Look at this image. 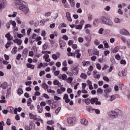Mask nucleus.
<instances>
[{
	"instance_id": "8fccbe9b",
	"label": "nucleus",
	"mask_w": 130,
	"mask_h": 130,
	"mask_svg": "<svg viewBox=\"0 0 130 130\" xmlns=\"http://www.w3.org/2000/svg\"><path fill=\"white\" fill-rule=\"evenodd\" d=\"M88 21H92L93 20V15L89 14L88 15Z\"/></svg>"
},
{
	"instance_id": "37998d69",
	"label": "nucleus",
	"mask_w": 130,
	"mask_h": 130,
	"mask_svg": "<svg viewBox=\"0 0 130 130\" xmlns=\"http://www.w3.org/2000/svg\"><path fill=\"white\" fill-rule=\"evenodd\" d=\"M88 28H92V25L89 23L85 24L84 29H88Z\"/></svg>"
},
{
	"instance_id": "6e6d98bb",
	"label": "nucleus",
	"mask_w": 130,
	"mask_h": 130,
	"mask_svg": "<svg viewBox=\"0 0 130 130\" xmlns=\"http://www.w3.org/2000/svg\"><path fill=\"white\" fill-rule=\"evenodd\" d=\"M47 92H48V93H51V94H54V93H55V91L52 90L51 89H48Z\"/></svg>"
},
{
	"instance_id": "4d7b16f0",
	"label": "nucleus",
	"mask_w": 130,
	"mask_h": 130,
	"mask_svg": "<svg viewBox=\"0 0 130 130\" xmlns=\"http://www.w3.org/2000/svg\"><path fill=\"white\" fill-rule=\"evenodd\" d=\"M103 80L105 81L106 82H109L110 80L109 78L106 76L103 77Z\"/></svg>"
},
{
	"instance_id": "e2e57ef3",
	"label": "nucleus",
	"mask_w": 130,
	"mask_h": 130,
	"mask_svg": "<svg viewBox=\"0 0 130 130\" xmlns=\"http://www.w3.org/2000/svg\"><path fill=\"white\" fill-rule=\"evenodd\" d=\"M62 38L63 39H64V40H66L68 41L69 40V37H68V36L64 35L62 36Z\"/></svg>"
},
{
	"instance_id": "bb28decb",
	"label": "nucleus",
	"mask_w": 130,
	"mask_h": 130,
	"mask_svg": "<svg viewBox=\"0 0 130 130\" xmlns=\"http://www.w3.org/2000/svg\"><path fill=\"white\" fill-rule=\"evenodd\" d=\"M99 22H100V20L99 19H96L94 20L93 22V25L95 27H97L98 26V24H99Z\"/></svg>"
},
{
	"instance_id": "a211bd4d",
	"label": "nucleus",
	"mask_w": 130,
	"mask_h": 130,
	"mask_svg": "<svg viewBox=\"0 0 130 130\" xmlns=\"http://www.w3.org/2000/svg\"><path fill=\"white\" fill-rule=\"evenodd\" d=\"M59 45L60 48H62L63 47H64V46H66V42H64V41H63L61 39H60Z\"/></svg>"
},
{
	"instance_id": "ddd939ff",
	"label": "nucleus",
	"mask_w": 130,
	"mask_h": 130,
	"mask_svg": "<svg viewBox=\"0 0 130 130\" xmlns=\"http://www.w3.org/2000/svg\"><path fill=\"white\" fill-rule=\"evenodd\" d=\"M75 53L77 58H81V53H80V50H76L75 53Z\"/></svg>"
},
{
	"instance_id": "ea45409f",
	"label": "nucleus",
	"mask_w": 130,
	"mask_h": 130,
	"mask_svg": "<svg viewBox=\"0 0 130 130\" xmlns=\"http://www.w3.org/2000/svg\"><path fill=\"white\" fill-rule=\"evenodd\" d=\"M74 79L73 77H69L67 79H66L67 83H69V84H71L73 82V80Z\"/></svg>"
},
{
	"instance_id": "052dcab7",
	"label": "nucleus",
	"mask_w": 130,
	"mask_h": 130,
	"mask_svg": "<svg viewBox=\"0 0 130 130\" xmlns=\"http://www.w3.org/2000/svg\"><path fill=\"white\" fill-rule=\"evenodd\" d=\"M55 66L57 68H60V66H61V63H60V62L59 61L56 62Z\"/></svg>"
},
{
	"instance_id": "bf43d9fd",
	"label": "nucleus",
	"mask_w": 130,
	"mask_h": 130,
	"mask_svg": "<svg viewBox=\"0 0 130 130\" xmlns=\"http://www.w3.org/2000/svg\"><path fill=\"white\" fill-rule=\"evenodd\" d=\"M57 126H59V128H60V129L61 130H66V128L63 127L61 125H60V124L59 123H57Z\"/></svg>"
},
{
	"instance_id": "4c0bfd02",
	"label": "nucleus",
	"mask_w": 130,
	"mask_h": 130,
	"mask_svg": "<svg viewBox=\"0 0 130 130\" xmlns=\"http://www.w3.org/2000/svg\"><path fill=\"white\" fill-rule=\"evenodd\" d=\"M16 20L18 25H21V24H22V21H21V19L20 18V17H16Z\"/></svg>"
},
{
	"instance_id": "c9c22d12",
	"label": "nucleus",
	"mask_w": 130,
	"mask_h": 130,
	"mask_svg": "<svg viewBox=\"0 0 130 130\" xmlns=\"http://www.w3.org/2000/svg\"><path fill=\"white\" fill-rule=\"evenodd\" d=\"M42 88H43L45 90H46L48 88V85H47L46 83H43V84H42Z\"/></svg>"
},
{
	"instance_id": "f3484780",
	"label": "nucleus",
	"mask_w": 130,
	"mask_h": 130,
	"mask_svg": "<svg viewBox=\"0 0 130 130\" xmlns=\"http://www.w3.org/2000/svg\"><path fill=\"white\" fill-rule=\"evenodd\" d=\"M121 75L123 76V77L126 76V71H125V70H123L121 71V73H120V72L118 73V76L119 77H121Z\"/></svg>"
},
{
	"instance_id": "13d9d810",
	"label": "nucleus",
	"mask_w": 130,
	"mask_h": 130,
	"mask_svg": "<svg viewBox=\"0 0 130 130\" xmlns=\"http://www.w3.org/2000/svg\"><path fill=\"white\" fill-rule=\"evenodd\" d=\"M120 63H121V64H126V61H125V60L124 59H122L121 60Z\"/></svg>"
},
{
	"instance_id": "20e7f679",
	"label": "nucleus",
	"mask_w": 130,
	"mask_h": 130,
	"mask_svg": "<svg viewBox=\"0 0 130 130\" xmlns=\"http://www.w3.org/2000/svg\"><path fill=\"white\" fill-rule=\"evenodd\" d=\"M109 115L111 118H116L118 116V114L116 112L112 111L110 112Z\"/></svg>"
},
{
	"instance_id": "de8ad7c7",
	"label": "nucleus",
	"mask_w": 130,
	"mask_h": 130,
	"mask_svg": "<svg viewBox=\"0 0 130 130\" xmlns=\"http://www.w3.org/2000/svg\"><path fill=\"white\" fill-rule=\"evenodd\" d=\"M29 56L33 57L34 56V52L33 51H29L28 52Z\"/></svg>"
},
{
	"instance_id": "603ef678",
	"label": "nucleus",
	"mask_w": 130,
	"mask_h": 130,
	"mask_svg": "<svg viewBox=\"0 0 130 130\" xmlns=\"http://www.w3.org/2000/svg\"><path fill=\"white\" fill-rule=\"evenodd\" d=\"M93 54L99 56V51L97 50L96 49H94L93 51Z\"/></svg>"
},
{
	"instance_id": "c85d7f7f",
	"label": "nucleus",
	"mask_w": 130,
	"mask_h": 130,
	"mask_svg": "<svg viewBox=\"0 0 130 130\" xmlns=\"http://www.w3.org/2000/svg\"><path fill=\"white\" fill-rule=\"evenodd\" d=\"M23 93H24V91H23V89H22V88H18L17 90L18 95H19V96H21V95H22Z\"/></svg>"
},
{
	"instance_id": "69168bd1",
	"label": "nucleus",
	"mask_w": 130,
	"mask_h": 130,
	"mask_svg": "<svg viewBox=\"0 0 130 130\" xmlns=\"http://www.w3.org/2000/svg\"><path fill=\"white\" fill-rule=\"evenodd\" d=\"M94 44H95V45H99V44H100V42H99L98 40H95Z\"/></svg>"
},
{
	"instance_id": "b1692460",
	"label": "nucleus",
	"mask_w": 130,
	"mask_h": 130,
	"mask_svg": "<svg viewBox=\"0 0 130 130\" xmlns=\"http://www.w3.org/2000/svg\"><path fill=\"white\" fill-rule=\"evenodd\" d=\"M68 2H69L72 8H75L76 6V2H75V0H68Z\"/></svg>"
},
{
	"instance_id": "7ed1b4c3",
	"label": "nucleus",
	"mask_w": 130,
	"mask_h": 130,
	"mask_svg": "<svg viewBox=\"0 0 130 130\" xmlns=\"http://www.w3.org/2000/svg\"><path fill=\"white\" fill-rule=\"evenodd\" d=\"M91 100V104H95L96 105H100L101 104V102L100 101H98V98H93L90 99Z\"/></svg>"
},
{
	"instance_id": "a18cd8bd",
	"label": "nucleus",
	"mask_w": 130,
	"mask_h": 130,
	"mask_svg": "<svg viewBox=\"0 0 130 130\" xmlns=\"http://www.w3.org/2000/svg\"><path fill=\"white\" fill-rule=\"evenodd\" d=\"M16 16H17V12H14L13 15L9 14L8 15V17L9 18H12V17H13V18H15V17H16Z\"/></svg>"
},
{
	"instance_id": "09e8293b",
	"label": "nucleus",
	"mask_w": 130,
	"mask_h": 130,
	"mask_svg": "<svg viewBox=\"0 0 130 130\" xmlns=\"http://www.w3.org/2000/svg\"><path fill=\"white\" fill-rule=\"evenodd\" d=\"M103 44L105 47H106V48H108V47H109V46L108 45V43H107V42L106 41H104Z\"/></svg>"
},
{
	"instance_id": "412c9836",
	"label": "nucleus",
	"mask_w": 130,
	"mask_h": 130,
	"mask_svg": "<svg viewBox=\"0 0 130 130\" xmlns=\"http://www.w3.org/2000/svg\"><path fill=\"white\" fill-rule=\"evenodd\" d=\"M106 25H108L109 26H112L113 25V22L110 18H108Z\"/></svg>"
},
{
	"instance_id": "dca6fc26",
	"label": "nucleus",
	"mask_w": 130,
	"mask_h": 130,
	"mask_svg": "<svg viewBox=\"0 0 130 130\" xmlns=\"http://www.w3.org/2000/svg\"><path fill=\"white\" fill-rule=\"evenodd\" d=\"M13 42H14V43H16L17 45L20 46L22 44V40L16 39L13 40Z\"/></svg>"
},
{
	"instance_id": "4468645a",
	"label": "nucleus",
	"mask_w": 130,
	"mask_h": 130,
	"mask_svg": "<svg viewBox=\"0 0 130 130\" xmlns=\"http://www.w3.org/2000/svg\"><path fill=\"white\" fill-rule=\"evenodd\" d=\"M59 56H60V54H59V53H57L56 54H53L52 55V57L53 59H54V60H56L57 58H59Z\"/></svg>"
},
{
	"instance_id": "423d86ee",
	"label": "nucleus",
	"mask_w": 130,
	"mask_h": 130,
	"mask_svg": "<svg viewBox=\"0 0 130 130\" xmlns=\"http://www.w3.org/2000/svg\"><path fill=\"white\" fill-rule=\"evenodd\" d=\"M108 19V18L105 16H102L101 17V19H100V23H101V24H106Z\"/></svg>"
},
{
	"instance_id": "7c9ffc66",
	"label": "nucleus",
	"mask_w": 130,
	"mask_h": 130,
	"mask_svg": "<svg viewBox=\"0 0 130 130\" xmlns=\"http://www.w3.org/2000/svg\"><path fill=\"white\" fill-rule=\"evenodd\" d=\"M86 110L87 111H88L89 112H90L91 113H92V112H93V111H94V109H93V108H92V107H90V106H86Z\"/></svg>"
},
{
	"instance_id": "6e6552de",
	"label": "nucleus",
	"mask_w": 130,
	"mask_h": 130,
	"mask_svg": "<svg viewBox=\"0 0 130 130\" xmlns=\"http://www.w3.org/2000/svg\"><path fill=\"white\" fill-rule=\"evenodd\" d=\"M72 73L74 75V76H77L78 75V74L79 73V69H78V67H75L72 70Z\"/></svg>"
},
{
	"instance_id": "e433bc0d",
	"label": "nucleus",
	"mask_w": 130,
	"mask_h": 130,
	"mask_svg": "<svg viewBox=\"0 0 130 130\" xmlns=\"http://www.w3.org/2000/svg\"><path fill=\"white\" fill-rule=\"evenodd\" d=\"M119 50V47L116 46L113 49V53H116V52H118V50Z\"/></svg>"
},
{
	"instance_id": "c03bdc74",
	"label": "nucleus",
	"mask_w": 130,
	"mask_h": 130,
	"mask_svg": "<svg viewBox=\"0 0 130 130\" xmlns=\"http://www.w3.org/2000/svg\"><path fill=\"white\" fill-rule=\"evenodd\" d=\"M85 39L87 41V42L88 43V44H90V43L91 42V40L92 39V38L91 37H86Z\"/></svg>"
},
{
	"instance_id": "864d4df0",
	"label": "nucleus",
	"mask_w": 130,
	"mask_h": 130,
	"mask_svg": "<svg viewBox=\"0 0 130 130\" xmlns=\"http://www.w3.org/2000/svg\"><path fill=\"white\" fill-rule=\"evenodd\" d=\"M115 57L117 60H120L121 58V57L118 54L116 55Z\"/></svg>"
},
{
	"instance_id": "c756f323",
	"label": "nucleus",
	"mask_w": 130,
	"mask_h": 130,
	"mask_svg": "<svg viewBox=\"0 0 130 130\" xmlns=\"http://www.w3.org/2000/svg\"><path fill=\"white\" fill-rule=\"evenodd\" d=\"M28 55V49L27 48H24L23 50V52H22V55L23 56H27V55Z\"/></svg>"
},
{
	"instance_id": "39448f33",
	"label": "nucleus",
	"mask_w": 130,
	"mask_h": 130,
	"mask_svg": "<svg viewBox=\"0 0 130 130\" xmlns=\"http://www.w3.org/2000/svg\"><path fill=\"white\" fill-rule=\"evenodd\" d=\"M80 123L82 125H84L85 126H87L89 125V121L86 118H82L81 119Z\"/></svg>"
},
{
	"instance_id": "f03ea898",
	"label": "nucleus",
	"mask_w": 130,
	"mask_h": 130,
	"mask_svg": "<svg viewBox=\"0 0 130 130\" xmlns=\"http://www.w3.org/2000/svg\"><path fill=\"white\" fill-rule=\"evenodd\" d=\"M0 12H2L5 8L8 5V1L7 0H0Z\"/></svg>"
},
{
	"instance_id": "680f3d73",
	"label": "nucleus",
	"mask_w": 130,
	"mask_h": 130,
	"mask_svg": "<svg viewBox=\"0 0 130 130\" xmlns=\"http://www.w3.org/2000/svg\"><path fill=\"white\" fill-rule=\"evenodd\" d=\"M114 22L115 23H120V19L118 18H115L114 19Z\"/></svg>"
},
{
	"instance_id": "5fc2aeb1",
	"label": "nucleus",
	"mask_w": 130,
	"mask_h": 130,
	"mask_svg": "<svg viewBox=\"0 0 130 130\" xmlns=\"http://www.w3.org/2000/svg\"><path fill=\"white\" fill-rule=\"evenodd\" d=\"M47 47H48V45L47 44H44L43 45L42 48L44 50H45L47 49Z\"/></svg>"
},
{
	"instance_id": "2eb2a0df",
	"label": "nucleus",
	"mask_w": 130,
	"mask_h": 130,
	"mask_svg": "<svg viewBox=\"0 0 130 130\" xmlns=\"http://www.w3.org/2000/svg\"><path fill=\"white\" fill-rule=\"evenodd\" d=\"M29 116L30 119H34V120H38V119H39L37 118V117L36 116V115H34V114L32 113H29Z\"/></svg>"
},
{
	"instance_id": "aec40b11",
	"label": "nucleus",
	"mask_w": 130,
	"mask_h": 130,
	"mask_svg": "<svg viewBox=\"0 0 130 130\" xmlns=\"http://www.w3.org/2000/svg\"><path fill=\"white\" fill-rule=\"evenodd\" d=\"M7 87H8V83L7 82H4L0 84V87L2 88V89H7Z\"/></svg>"
},
{
	"instance_id": "a878e982",
	"label": "nucleus",
	"mask_w": 130,
	"mask_h": 130,
	"mask_svg": "<svg viewBox=\"0 0 130 130\" xmlns=\"http://www.w3.org/2000/svg\"><path fill=\"white\" fill-rule=\"evenodd\" d=\"M53 84L55 86H58V87H60V86H61V83H60L57 80H54Z\"/></svg>"
},
{
	"instance_id": "6ab92c4d",
	"label": "nucleus",
	"mask_w": 130,
	"mask_h": 130,
	"mask_svg": "<svg viewBox=\"0 0 130 130\" xmlns=\"http://www.w3.org/2000/svg\"><path fill=\"white\" fill-rule=\"evenodd\" d=\"M44 58L46 62H49L50 61V58H49V55L45 54L44 55Z\"/></svg>"
},
{
	"instance_id": "9b49d317",
	"label": "nucleus",
	"mask_w": 130,
	"mask_h": 130,
	"mask_svg": "<svg viewBox=\"0 0 130 130\" xmlns=\"http://www.w3.org/2000/svg\"><path fill=\"white\" fill-rule=\"evenodd\" d=\"M5 37L7 38L8 41H11V40H13V39H14V38L13 37V36H11V34H10V32L7 34L5 35Z\"/></svg>"
},
{
	"instance_id": "473e14b6",
	"label": "nucleus",
	"mask_w": 130,
	"mask_h": 130,
	"mask_svg": "<svg viewBox=\"0 0 130 130\" xmlns=\"http://www.w3.org/2000/svg\"><path fill=\"white\" fill-rule=\"evenodd\" d=\"M87 77H88V76H87V74H86L85 73H82L80 75V78H81V79H83L84 80H86V79H87Z\"/></svg>"
},
{
	"instance_id": "3c124183",
	"label": "nucleus",
	"mask_w": 130,
	"mask_h": 130,
	"mask_svg": "<svg viewBox=\"0 0 130 130\" xmlns=\"http://www.w3.org/2000/svg\"><path fill=\"white\" fill-rule=\"evenodd\" d=\"M82 28H83V26L79 24L76 26V29L77 30H82Z\"/></svg>"
},
{
	"instance_id": "f8f14e48",
	"label": "nucleus",
	"mask_w": 130,
	"mask_h": 130,
	"mask_svg": "<svg viewBox=\"0 0 130 130\" xmlns=\"http://www.w3.org/2000/svg\"><path fill=\"white\" fill-rule=\"evenodd\" d=\"M60 80H63V81H67V78L68 76L65 74H60L58 76Z\"/></svg>"
},
{
	"instance_id": "393cba45",
	"label": "nucleus",
	"mask_w": 130,
	"mask_h": 130,
	"mask_svg": "<svg viewBox=\"0 0 130 130\" xmlns=\"http://www.w3.org/2000/svg\"><path fill=\"white\" fill-rule=\"evenodd\" d=\"M67 122L69 124H74V118L70 117L67 119Z\"/></svg>"
},
{
	"instance_id": "f704fd0d",
	"label": "nucleus",
	"mask_w": 130,
	"mask_h": 130,
	"mask_svg": "<svg viewBox=\"0 0 130 130\" xmlns=\"http://www.w3.org/2000/svg\"><path fill=\"white\" fill-rule=\"evenodd\" d=\"M82 64L83 66V67H87L88 66V65L90 64V61H83L82 62Z\"/></svg>"
},
{
	"instance_id": "72a5a7b5",
	"label": "nucleus",
	"mask_w": 130,
	"mask_h": 130,
	"mask_svg": "<svg viewBox=\"0 0 130 130\" xmlns=\"http://www.w3.org/2000/svg\"><path fill=\"white\" fill-rule=\"evenodd\" d=\"M117 94H113L110 96V101H113V100H115L116 99V96Z\"/></svg>"
},
{
	"instance_id": "4be33fe9",
	"label": "nucleus",
	"mask_w": 130,
	"mask_h": 130,
	"mask_svg": "<svg viewBox=\"0 0 130 130\" xmlns=\"http://www.w3.org/2000/svg\"><path fill=\"white\" fill-rule=\"evenodd\" d=\"M11 45H13V42L12 41H8L5 45V47L8 49L9 47H11Z\"/></svg>"
},
{
	"instance_id": "9d476101",
	"label": "nucleus",
	"mask_w": 130,
	"mask_h": 130,
	"mask_svg": "<svg viewBox=\"0 0 130 130\" xmlns=\"http://www.w3.org/2000/svg\"><path fill=\"white\" fill-rule=\"evenodd\" d=\"M30 39L31 40V42L32 43L33 42L36 41V39H37V35L34 34L30 37Z\"/></svg>"
},
{
	"instance_id": "f257e3e1",
	"label": "nucleus",
	"mask_w": 130,
	"mask_h": 130,
	"mask_svg": "<svg viewBox=\"0 0 130 130\" xmlns=\"http://www.w3.org/2000/svg\"><path fill=\"white\" fill-rule=\"evenodd\" d=\"M19 10L23 12L25 15H27L29 13V8L25 4H22L19 7Z\"/></svg>"
},
{
	"instance_id": "2f4dec72",
	"label": "nucleus",
	"mask_w": 130,
	"mask_h": 130,
	"mask_svg": "<svg viewBox=\"0 0 130 130\" xmlns=\"http://www.w3.org/2000/svg\"><path fill=\"white\" fill-rule=\"evenodd\" d=\"M35 66H34V65L31 64V63H27L26 64V67L28 69H31V70H34V68Z\"/></svg>"
},
{
	"instance_id": "0eeeda50",
	"label": "nucleus",
	"mask_w": 130,
	"mask_h": 130,
	"mask_svg": "<svg viewBox=\"0 0 130 130\" xmlns=\"http://www.w3.org/2000/svg\"><path fill=\"white\" fill-rule=\"evenodd\" d=\"M120 32L122 35H125V36L130 35L129 32H128V31H127L126 29H122L120 30Z\"/></svg>"
},
{
	"instance_id": "5701e85b",
	"label": "nucleus",
	"mask_w": 130,
	"mask_h": 130,
	"mask_svg": "<svg viewBox=\"0 0 130 130\" xmlns=\"http://www.w3.org/2000/svg\"><path fill=\"white\" fill-rule=\"evenodd\" d=\"M37 108L38 112H39V113H42V112H43V107H40V106L38 105L37 106Z\"/></svg>"
},
{
	"instance_id": "774afa93",
	"label": "nucleus",
	"mask_w": 130,
	"mask_h": 130,
	"mask_svg": "<svg viewBox=\"0 0 130 130\" xmlns=\"http://www.w3.org/2000/svg\"><path fill=\"white\" fill-rule=\"evenodd\" d=\"M47 130H54V127L53 126L50 127L49 126H47Z\"/></svg>"
},
{
	"instance_id": "cd10ccee",
	"label": "nucleus",
	"mask_w": 130,
	"mask_h": 130,
	"mask_svg": "<svg viewBox=\"0 0 130 130\" xmlns=\"http://www.w3.org/2000/svg\"><path fill=\"white\" fill-rule=\"evenodd\" d=\"M111 91H112V89L110 87H108L104 90V92L105 94H109V93H111Z\"/></svg>"
},
{
	"instance_id": "338daca9",
	"label": "nucleus",
	"mask_w": 130,
	"mask_h": 130,
	"mask_svg": "<svg viewBox=\"0 0 130 130\" xmlns=\"http://www.w3.org/2000/svg\"><path fill=\"white\" fill-rule=\"evenodd\" d=\"M96 69H98V70H101V65L99 63H97L96 64Z\"/></svg>"
},
{
	"instance_id": "79ce46f5",
	"label": "nucleus",
	"mask_w": 130,
	"mask_h": 130,
	"mask_svg": "<svg viewBox=\"0 0 130 130\" xmlns=\"http://www.w3.org/2000/svg\"><path fill=\"white\" fill-rule=\"evenodd\" d=\"M85 103L87 105H89V104H90V103H91V99H85Z\"/></svg>"
},
{
	"instance_id": "49530a36",
	"label": "nucleus",
	"mask_w": 130,
	"mask_h": 130,
	"mask_svg": "<svg viewBox=\"0 0 130 130\" xmlns=\"http://www.w3.org/2000/svg\"><path fill=\"white\" fill-rule=\"evenodd\" d=\"M78 40L80 43H83L84 42V38L79 37Z\"/></svg>"
},
{
	"instance_id": "58836bf2",
	"label": "nucleus",
	"mask_w": 130,
	"mask_h": 130,
	"mask_svg": "<svg viewBox=\"0 0 130 130\" xmlns=\"http://www.w3.org/2000/svg\"><path fill=\"white\" fill-rule=\"evenodd\" d=\"M12 54H16L17 53V47H14L11 51Z\"/></svg>"
},
{
	"instance_id": "1a4fd4ad",
	"label": "nucleus",
	"mask_w": 130,
	"mask_h": 130,
	"mask_svg": "<svg viewBox=\"0 0 130 130\" xmlns=\"http://www.w3.org/2000/svg\"><path fill=\"white\" fill-rule=\"evenodd\" d=\"M15 4H16V5H18L20 7V6H22V5H25L26 3L21 0H15Z\"/></svg>"
},
{
	"instance_id": "a19ab883",
	"label": "nucleus",
	"mask_w": 130,
	"mask_h": 130,
	"mask_svg": "<svg viewBox=\"0 0 130 130\" xmlns=\"http://www.w3.org/2000/svg\"><path fill=\"white\" fill-rule=\"evenodd\" d=\"M67 54L68 56H73V57L75 58L76 57V54L74 53H72L71 52H68Z\"/></svg>"
},
{
	"instance_id": "0e129e2a",
	"label": "nucleus",
	"mask_w": 130,
	"mask_h": 130,
	"mask_svg": "<svg viewBox=\"0 0 130 130\" xmlns=\"http://www.w3.org/2000/svg\"><path fill=\"white\" fill-rule=\"evenodd\" d=\"M10 23L12 24V26H13V27H15L17 25V23H16V21H11Z\"/></svg>"
}]
</instances>
